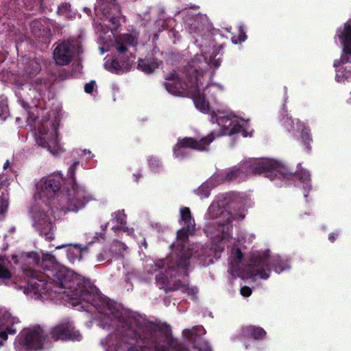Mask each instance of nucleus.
Returning a JSON list of instances; mask_svg holds the SVG:
<instances>
[{"label": "nucleus", "instance_id": "nucleus-18", "mask_svg": "<svg viewBox=\"0 0 351 351\" xmlns=\"http://www.w3.org/2000/svg\"><path fill=\"white\" fill-rule=\"evenodd\" d=\"M111 216L112 222L115 223L112 227L114 231L121 230L123 232H128V234H132L134 232L133 228H129L125 226L127 223V217L123 210L114 212Z\"/></svg>", "mask_w": 351, "mask_h": 351}, {"label": "nucleus", "instance_id": "nucleus-1", "mask_svg": "<svg viewBox=\"0 0 351 351\" xmlns=\"http://www.w3.org/2000/svg\"><path fill=\"white\" fill-rule=\"evenodd\" d=\"M52 282L43 279H32L24 292L33 293L35 299L47 294L49 291L62 293L72 306L86 304L94 302L93 287L90 282L73 271L60 269L52 274Z\"/></svg>", "mask_w": 351, "mask_h": 351}, {"label": "nucleus", "instance_id": "nucleus-5", "mask_svg": "<svg viewBox=\"0 0 351 351\" xmlns=\"http://www.w3.org/2000/svg\"><path fill=\"white\" fill-rule=\"evenodd\" d=\"M37 143L53 155H58L64 152L63 148L59 143L58 134L56 128L51 131H47L44 126L38 128Z\"/></svg>", "mask_w": 351, "mask_h": 351}, {"label": "nucleus", "instance_id": "nucleus-28", "mask_svg": "<svg viewBox=\"0 0 351 351\" xmlns=\"http://www.w3.org/2000/svg\"><path fill=\"white\" fill-rule=\"evenodd\" d=\"M190 257L191 254L189 252L183 253L177 262L178 265L181 267H187Z\"/></svg>", "mask_w": 351, "mask_h": 351}, {"label": "nucleus", "instance_id": "nucleus-31", "mask_svg": "<svg viewBox=\"0 0 351 351\" xmlns=\"http://www.w3.org/2000/svg\"><path fill=\"white\" fill-rule=\"evenodd\" d=\"M70 8L68 3H62L58 8V13L60 15H66Z\"/></svg>", "mask_w": 351, "mask_h": 351}, {"label": "nucleus", "instance_id": "nucleus-33", "mask_svg": "<svg viewBox=\"0 0 351 351\" xmlns=\"http://www.w3.org/2000/svg\"><path fill=\"white\" fill-rule=\"evenodd\" d=\"M241 294L244 297H248L252 294V290L249 287L245 286L241 288Z\"/></svg>", "mask_w": 351, "mask_h": 351}, {"label": "nucleus", "instance_id": "nucleus-7", "mask_svg": "<svg viewBox=\"0 0 351 351\" xmlns=\"http://www.w3.org/2000/svg\"><path fill=\"white\" fill-rule=\"evenodd\" d=\"M215 133L212 132L206 137L202 138L199 141L192 138H184L180 140L174 146V156L178 158H182L186 154V148H192L198 150H204L214 139Z\"/></svg>", "mask_w": 351, "mask_h": 351}, {"label": "nucleus", "instance_id": "nucleus-4", "mask_svg": "<svg viewBox=\"0 0 351 351\" xmlns=\"http://www.w3.org/2000/svg\"><path fill=\"white\" fill-rule=\"evenodd\" d=\"M265 165L263 168H271L274 167V164L270 161H263V162H253V161H243L241 162L238 166L232 167L226 174L224 180L232 181L234 180H242L245 178L250 175V172H260L261 171L256 167H252L254 165Z\"/></svg>", "mask_w": 351, "mask_h": 351}, {"label": "nucleus", "instance_id": "nucleus-2", "mask_svg": "<svg viewBox=\"0 0 351 351\" xmlns=\"http://www.w3.org/2000/svg\"><path fill=\"white\" fill-rule=\"evenodd\" d=\"M166 80L168 82L165 83V87L169 93L176 96L192 97L198 110L204 113L210 114L212 122L214 123L216 119V122L222 129L221 133L216 136L232 135L241 132L244 121L232 114L217 117L215 111L210 112L209 104L206 101L204 95L200 93L196 82H192L194 85L189 86L186 82H182L175 73H170Z\"/></svg>", "mask_w": 351, "mask_h": 351}, {"label": "nucleus", "instance_id": "nucleus-40", "mask_svg": "<svg viewBox=\"0 0 351 351\" xmlns=\"http://www.w3.org/2000/svg\"><path fill=\"white\" fill-rule=\"evenodd\" d=\"M275 271L276 272H280L282 271V269L280 268V267H278L277 266L275 267Z\"/></svg>", "mask_w": 351, "mask_h": 351}, {"label": "nucleus", "instance_id": "nucleus-35", "mask_svg": "<svg viewBox=\"0 0 351 351\" xmlns=\"http://www.w3.org/2000/svg\"><path fill=\"white\" fill-rule=\"evenodd\" d=\"M78 162H75L69 169V173L71 175L72 179H74L75 171Z\"/></svg>", "mask_w": 351, "mask_h": 351}, {"label": "nucleus", "instance_id": "nucleus-14", "mask_svg": "<svg viewBox=\"0 0 351 351\" xmlns=\"http://www.w3.org/2000/svg\"><path fill=\"white\" fill-rule=\"evenodd\" d=\"M19 323V319L7 311L1 312L0 316V338L5 341L8 335H14L16 332V325Z\"/></svg>", "mask_w": 351, "mask_h": 351}, {"label": "nucleus", "instance_id": "nucleus-8", "mask_svg": "<svg viewBox=\"0 0 351 351\" xmlns=\"http://www.w3.org/2000/svg\"><path fill=\"white\" fill-rule=\"evenodd\" d=\"M75 45L72 41L62 40L56 43L53 51V59L56 65L65 66L70 64L73 58Z\"/></svg>", "mask_w": 351, "mask_h": 351}, {"label": "nucleus", "instance_id": "nucleus-6", "mask_svg": "<svg viewBox=\"0 0 351 351\" xmlns=\"http://www.w3.org/2000/svg\"><path fill=\"white\" fill-rule=\"evenodd\" d=\"M269 250L256 252L252 254L247 264L252 276H259L262 279H267L269 278V272L265 269V268H269Z\"/></svg>", "mask_w": 351, "mask_h": 351}, {"label": "nucleus", "instance_id": "nucleus-27", "mask_svg": "<svg viewBox=\"0 0 351 351\" xmlns=\"http://www.w3.org/2000/svg\"><path fill=\"white\" fill-rule=\"evenodd\" d=\"M23 63L28 64V66L25 67V69L26 72L29 74L34 73V71H36L38 69V64L37 62L28 57L23 58Z\"/></svg>", "mask_w": 351, "mask_h": 351}, {"label": "nucleus", "instance_id": "nucleus-16", "mask_svg": "<svg viewBox=\"0 0 351 351\" xmlns=\"http://www.w3.org/2000/svg\"><path fill=\"white\" fill-rule=\"evenodd\" d=\"M101 11L102 12L103 16L101 19L104 21H108L112 25V29H117L119 25V14L120 13V8L115 3L113 2L109 5L103 4Z\"/></svg>", "mask_w": 351, "mask_h": 351}, {"label": "nucleus", "instance_id": "nucleus-17", "mask_svg": "<svg viewBox=\"0 0 351 351\" xmlns=\"http://www.w3.org/2000/svg\"><path fill=\"white\" fill-rule=\"evenodd\" d=\"M66 247L67 257L69 261L72 263H74L76 261H80L82 258L83 253L87 252L86 247L82 248L77 245L71 244H63L61 245H58L56 247V249L60 250Z\"/></svg>", "mask_w": 351, "mask_h": 351}, {"label": "nucleus", "instance_id": "nucleus-12", "mask_svg": "<svg viewBox=\"0 0 351 351\" xmlns=\"http://www.w3.org/2000/svg\"><path fill=\"white\" fill-rule=\"evenodd\" d=\"M32 219L33 226L39 232L40 234L43 235L46 239H53V224L45 213H35L32 216Z\"/></svg>", "mask_w": 351, "mask_h": 351}, {"label": "nucleus", "instance_id": "nucleus-44", "mask_svg": "<svg viewBox=\"0 0 351 351\" xmlns=\"http://www.w3.org/2000/svg\"><path fill=\"white\" fill-rule=\"evenodd\" d=\"M1 344H2V343L0 342V346H1Z\"/></svg>", "mask_w": 351, "mask_h": 351}, {"label": "nucleus", "instance_id": "nucleus-41", "mask_svg": "<svg viewBox=\"0 0 351 351\" xmlns=\"http://www.w3.org/2000/svg\"><path fill=\"white\" fill-rule=\"evenodd\" d=\"M242 135H243L244 137H246V136H247V132H246L245 130H243L242 131Z\"/></svg>", "mask_w": 351, "mask_h": 351}, {"label": "nucleus", "instance_id": "nucleus-42", "mask_svg": "<svg viewBox=\"0 0 351 351\" xmlns=\"http://www.w3.org/2000/svg\"><path fill=\"white\" fill-rule=\"evenodd\" d=\"M329 239H330L332 242H333V241H335V237L334 236H332V235H330V236L329 237Z\"/></svg>", "mask_w": 351, "mask_h": 351}, {"label": "nucleus", "instance_id": "nucleus-32", "mask_svg": "<svg viewBox=\"0 0 351 351\" xmlns=\"http://www.w3.org/2000/svg\"><path fill=\"white\" fill-rule=\"evenodd\" d=\"M95 86V82L94 81H91L88 83H86L84 86V90L87 93H91L94 89Z\"/></svg>", "mask_w": 351, "mask_h": 351}, {"label": "nucleus", "instance_id": "nucleus-39", "mask_svg": "<svg viewBox=\"0 0 351 351\" xmlns=\"http://www.w3.org/2000/svg\"><path fill=\"white\" fill-rule=\"evenodd\" d=\"M9 166H10V162L8 160H7L3 165V169H6Z\"/></svg>", "mask_w": 351, "mask_h": 351}, {"label": "nucleus", "instance_id": "nucleus-11", "mask_svg": "<svg viewBox=\"0 0 351 351\" xmlns=\"http://www.w3.org/2000/svg\"><path fill=\"white\" fill-rule=\"evenodd\" d=\"M337 36L343 45V53L339 60H335L334 66H339L341 64L349 62L347 55H351V22L348 21L344 24L343 28L338 30Z\"/></svg>", "mask_w": 351, "mask_h": 351}, {"label": "nucleus", "instance_id": "nucleus-20", "mask_svg": "<svg viewBox=\"0 0 351 351\" xmlns=\"http://www.w3.org/2000/svg\"><path fill=\"white\" fill-rule=\"evenodd\" d=\"M73 196L77 204V210L83 207L90 199L88 193L83 186H77L74 189V193Z\"/></svg>", "mask_w": 351, "mask_h": 351}, {"label": "nucleus", "instance_id": "nucleus-30", "mask_svg": "<svg viewBox=\"0 0 351 351\" xmlns=\"http://www.w3.org/2000/svg\"><path fill=\"white\" fill-rule=\"evenodd\" d=\"M196 347L199 351H212L209 344L205 341L197 343Z\"/></svg>", "mask_w": 351, "mask_h": 351}, {"label": "nucleus", "instance_id": "nucleus-23", "mask_svg": "<svg viewBox=\"0 0 351 351\" xmlns=\"http://www.w3.org/2000/svg\"><path fill=\"white\" fill-rule=\"evenodd\" d=\"M243 333L245 337H251L255 339H260L266 335V332L260 327L247 326L243 330Z\"/></svg>", "mask_w": 351, "mask_h": 351}, {"label": "nucleus", "instance_id": "nucleus-21", "mask_svg": "<svg viewBox=\"0 0 351 351\" xmlns=\"http://www.w3.org/2000/svg\"><path fill=\"white\" fill-rule=\"evenodd\" d=\"M180 217L182 221L186 226V230L188 232H192L195 230V223L192 218L191 211L189 208L184 207L180 209Z\"/></svg>", "mask_w": 351, "mask_h": 351}, {"label": "nucleus", "instance_id": "nucleus-24", "mask_svg": "<svg viewBox=\"0 0 351 351\" xmlns=\"http://www.w3.org/2000/svg\"><path fill=\"white\" fill-rule=\"evenodd\" d=\"M10 261L5 256H0V278L8 280L12 278V272L8 268Z\"/></svg>", "mask_w": 351, "mask_h": 351}, {"label": "nucleus", "instance_id": "nucleus-22", "mask_svg": "<svg viewBox=\"0 0 351 351\" xmlns=\"http://www.w3.org/2000/svg\"><path fill=\"white\" fill-rule=\"evenodd\" d=\"M270 161V162H272V163L274 164V167H271V168H263L265 165H254L252 166V167H256L258 169H259L261 171L260 172H250V174H252V173H268V172H271V171H274V172H278V168H279V165L278 164V162L275 160H271V159H261V160H258V159H249V160H246L245 161H253V162H263V161Z\"/></svg>", "mask_w": 351, "mask_h": 351}, {"label": "nucleus", "instance_id": "nucleus-19", "mask_svg": "<svg viewBox=\"0 0 351 351\" xmlns=\"http://www.w3.org/2000/svg\"><path fill=\"white\" fill-rule=\"evenodd\" d=\"M136 43L134 36L130 34L121 35L116 39V49L119 53H124L127 51L128 47L132 46Z\"/></svg>", "mask_w": 351, "mask_h": 351}, {"label": "nucleus", "instance_id": "nucleus-15", "mask_svg": "<svg viewBox=\"0 0 351 351\" xmlns=\"http://www.w3.org/2000/svg\"><path fill=\"white\" fill-rule=\"evenodd\" d=\"M282 123L289 131H301L302 139L307 149H310V144L312 141L309 134V129L301 123L299 119H293L286 117L282 119Z\"/></svg>", "mask_w": 351, "mask_h": 351}, {"label": "nucleus", "instance_id": "nucleus-43", "mask_svg": "<svg viewBox=\"0 0 351 351\" xmlns=\"http://www.w3.org/2000/svg\"><path fill=\"white\" fill-rule=\"evenodd\" d=\"M216 86H217L220 89H223V87L221 85H219V84H215Z\"/></svg>", "mask_w": 351, "mask_h": 351}, {"label": "nucleus", "instance_id": "nucleus-29", "mask_svg": "<svg viewBox=\"0 0 351 351\" xmlns=\"http://www.w3.org/2000/svg\"><path fill=\"white\" fill-rule=\"evenodd\" d=\"M298 176L308 186V183L310 181L309 173L307 171H302L301 172L298 173Z\"/></svg>", "mask_w": 351, "mask_h": 351}, {"label": "nucleus", "instance_id": "nucleus-37", "mask_svg": "<svg viewBox=\"0 0 351 351\" xmlns=\"http://www.w3.org/2000/svg\"><path fill=\"white\" fill-rule=\"evenodd\" d=\"M156 265L159 269L163 268V267H164V261H160V262H158V263H156Z\"/></svg>", "mask_w": 351, "mask_h": 351}, {"label": "nucleus", "instance_id": "nucleus-34", "mask_svg": "<svg viewBox=\"0 0 351 351\" xmlns=\"http://www.w3.org/2000/svg\"><path fill=\"white\" fill-rule=\"evenodd\" d=\"M43 261H49L51 263H54V262L56 261V258L54 256H53L51 254H45L43 256Z\"/></svg>", "mask_w": 351, "mask_h": 351}, {"label": "nucleus", "instance_id": "nucleus-13", "mask_svg": "<svg viewBox=\"0 0 351 351\" xmlns=\"http://www.w3.org/2000/svg\"><path fill=\"white\" fill-rule=\"evenodd\" d=\"M51 337L54 341L58 340H80L81 335L78 331L74 330L71 323H62L54 326L50 332Z\"/></svg>", "mask_w": 351, "mask_h": 351}, {"label": "nucleus", "instance_id": "nucleus-26", "mask_svg": "<svg viewBox=\"0 0 351 351\" xmlns=\"http://www.w3.org/2000/svg\"><path fill=\"white\" fill-rule=\"evenodd\" d=\"M138 66L142 71L152 73L158 67V64L152 60H140Z\"/></svg>", "mask_w": 351, "mask_h": 351}, {"label": "nucleus", "instance_id": "nucleus-38", "mask_svg": "<svg viewBox=\"0 0 351 351\" xmlns=\"http://www.w3.org/2000/svg\"><path fill=\"white\" fill-rule=\"evenodd\" d=\"M336 77L337 80L339 82L344 81L343 76H341L339 74H337Z\"/></svg>", "mask_w": 351, "mask_h": 351}, {"label": "nucleus", "instance_id": "nucleus-10", "mask_svg": "<svg viewBox=\"0 0 351 351\" xmlns=\"http://www.w3.org/2000/svg\"><path fill=\"white\" fill-rule=\"evenodd\" d=\"M60 188V178L50 176L41 181L40 191L35 194V199H49L53 197Z\"/></svg>", "mask_w": 351, "mask_h": 351}, {"label": "nucleus", "instance_id": "nucleus-36", "mask_svg": "<svg viewBox=\"0 0 351 351\" xmlns=\"http://www.w3.org/2000/svg\"><path fill=\"white\" fill-rule=\"evenodd\" d=\"M6 104L2 100H0V117L3 114V112L6 109Z\"/></svg>", "mask_w": 351, "mask_h": 351}, {"label": "nucleus", "instance_id": "nucleus-3", "mask_svg": "<svg viewBox=\"0 0 351 351\" xmlns=\"http://www.w3.org/2000/svg\"><path fill=\"white\" fill-rule=\"evenodd\" d=\"M134 343H130L127 351H168L172 339L169 332L162 334L157 326L145 324L133 332ZM178 351H188L179 348Z\"/></svg>", "mask_w": 351, "mask_h": 351}, {"label": "nucleus", "instance_id": "nucleus-9", "mask_svg": "<svg viewBox=\"0 0 351 351\" xmlns=\"http://www.w3.org/2000/svg\"><path fill=\"white\" fill-rule=\"evenodd\" d=\"M45 336L40 326H34L24 330L19 343L28 349H42Z\"/></svg>", "mask_w": 351, "mask_h": 351}, {"label": "nucleus", "instance_id": "nucleus-25", "mask_svg": "<svg viewBox=\"0 0 351 351\" xmlns=\"http://www.w3.org/2000/svg\"><path fill=\"white\" fill-rule=\"evenodd\" d=\"M243 259V254L240 249L237 248L232 250L229 259V264L232 271H237L239 269V264Z\"/></svg>", "mask_w": 351, "mask_h": 351}]
</instances>
